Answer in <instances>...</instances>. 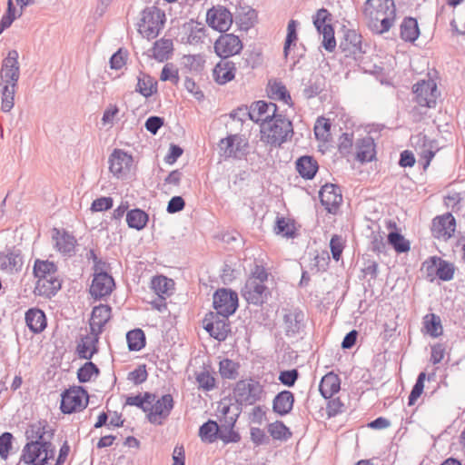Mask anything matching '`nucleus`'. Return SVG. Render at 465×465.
I'll return each mask as SVG.
<instances>
[{
    "instance_id": "nucleus-36",
    "label": "nucleus",
    "mask_w": 465,
    "mask_h": 465,
    "mask_svg": "<svg viewBox=\"0 0 465 465\" xmlns=\"http://www.w3.org/2000/svg\"><path fill=\"white\" fill-rule=\"evenodd\" d=\"M401 38L405 42L413 43L420 35V28L417 19L407 16L400 26Z\"/></svg>"
},
{
    "instance_id": "nucleus-31",
    "label": "nucleus",
    "mask_w": 465,
    "mask_h": 465,
    "mask_svg": "<svg viewBox=\"0 0 465 465\" xmlns=\"http://www.w3.org/2000/svg\"><path fill=\"white\" fill-rule=\"evenodd\" d=\"M25 322L34 333L42 332L47 324L45 312L38 308H31L25 312Z\"/></svg>"
},
{
    "instance_id": "nucleus-57",
    "label": "nucleus",
    "mask_w": 465,
    "mask_h": 465,
    "mask_svg": "<svg viewBox=\"0 0 465 465\" xmlns=\"http://www.w3.org/2000/svg\"><path fill=\"white\" fill-rule=\"evenodd\" d=\"M439 261H440V257L431 256L422 263L421 270L425 272L427 279L430 282L437 277L436 272L438 270Z\"/></svg>"
},
{
    "instance_id": "nucleus-55",
    "label": "nucleus",
    "mask_w": 465,
    "mask_h": 465,
    "mask_svg": "<svg viewBox=\"0 0 465 465\" xmlns=\"http://www.w3.org/2000/svg\"><path fill=\"white\" fill-rule=\"evenodd\" d=\"M454 265L440 258L439 261L438 270L436 272L437 277L441 281H450L454 276Z\"/></svg>"
},
{
    "instance_id": "nucleus-3",
    "label": "nucleus",
    "mask_w": 465,
    "mask_h": 465,
    "mask_svg": "<svg viewBox=\"0 0 465 465\" xmlns=\"http://www.w3.org/2000/svg\"><path fill=\"white\" fill-rule=\"evenodd\" d=\"M57 266L49 261L36 260L34 264V275L37 278L35 293L50 298L61 289V281L56 276Z\"/></svg>"
},
{
    "instance_id": "nucleus-10",
    "label": "nucleus",
    "mask_w": 465,
    "mask_h": 465,
    "mask_svg": "<svg viewBox=\"0 0 465 465\" xmlns=\"http://www.w3.org/2000/svg\"><path fill=\"white\" fill-rule=\"evenodd\" d=\"M173 406V398L171 394H164L159 399L155 398L146 411L148 420L153 424L162 425L169 417Z\"/></svg>"
},
{
    "instance_id": "nucleus-28",
    "label": "nucleus",
    "mask_w": 465,
    "mask_h": 465,
    "mask_svg": "<svg viewBox=\"0 0 465 465\" xmlns=\"http://www.w3.org/2000/svg\"><path fill=\"white\" fill-rule=\"evenodd\" d=\"M302 94L306 99H312L319 95L326 88V78L320 72L311 74L309 79L303 83Z\"/></svg>"
},
{
    "instance_id": "nucleus-12",
    "label": "nucleus",
    "mask_w": 465,
    "mask_h": 465,
    "mask_svg": "<svg viewBox=\"0 0 465 465\" xmlns=\"http://www.w3.org/2000/svg\"><path fill=\"white\" fill-rule=\"evenodd\" d=\"M414 101L420 106L435 107L437 100V85L431 80H422L412 87Z\"/></svg>"
},
{
    "instance_id": "nucleus-46",
    "label": "nucleus",
    "mask_w": 465,
    "mask_h": 465,
    "mask_svg": "<svg viewBox=\"0 0 465 465\" xmlns=\"http://www.w3.org/2000/svg\"><path fill=\"white\" fill-rule=\"evenodd\" d=\"M220 426L216 421L209 420L199 430V436L203 441L213 442L218 438Z\"/></svg>"
},
{
    "instance_id": "nucleus-37",
    "label": "nucleus",
    "mask_w": 465,
    "mask_h": 465,
    "mask_svg": "<svg viewBox=\"0 0 465 465\" xmlns=\"http://www.w3.org/2000/svg\"><path fill=\"white\" fill-rule=\"evenodd\" d=\"M173 51V40L161 38L160 40L154 42L153 47L152 48L153 54L151 56L158 62H164L171 57Z\"/></svg>"
},
{
    "instance_id": "nucleus-9",
    "label": "nucleus",
    "mask_w": 465,
    "mask_h": 465,
    "mask_svg": "<svg viewBox=\"0 0 465 465\" xmlns=\"http://www.w3.org/2000/svg\"><path fill=\"white\" fill-rule=\"evenodd\" d=\"M213 308L216 314L222 317L232 315L238 308V294L224 288L218 289L213 297Z\"/></svg>"
},
{
    "instance_id": "nucleus-8",
    "label": "nucleus",
    "mask_w": 465,
    "mask_h": 465,
    "mask_svg": "<svg viewBox=\"0 0 465 465\" xmlns=\"http://www.w3.org/2000/svg\"><path fill=\"white\" fill-rule=\"evenodd\" d=\"M88 404V394L82 387H73L62 394L60 409L63 413L81 411Z\"/></svg>"
},
{
    "instance_id": "nucleus-30",
    "label": "nucleus",
    "mask_w": 465,
    "mask_h": 465,
    "mask_svg": "<svg viewBox=\"0 0 465 465\" xmlns=\"http://www.w3.org/2000/svg\"><path fill=\"white\" fill-rule=\"evenodd\" d=\"M235 63L228 59H222L213 69V77L217 84H225L235 76Z\"/></svg>"
},
{
    "instance_id": "nucleus-5",
    "label": "nucleus",
    "mask_w": 465,
    "mask_h": 465,
    "mask_svg": "<svg viewBox=\"0 0 465 465\" xmlns=\"http://www.w3.org/2000/svg\"><path fill=\"white\" fill-rule=\"evenodd\" d=\"M165 14L159 7L146 6L141 13V19L138 23L139 33L147 39H153L158 36L165 23Z\"/></svg>"
},
{
    "instance_id": "nucleus-64",
    "label": "nucleus",
    "mask_w": 465,
    "mask_h": 465,
    "mask_svg": "<svg viewBox=\"0 0 465 465\" xmlns=\"http://www.w3.org/2000/svg\"><path fill=\"white\" fill-rule=\"evenodd\" d=\"M114 200L112 197H100L95 199L91 204V211L95 212H103L107 211L113 207Z\"/></svg>"
},
{
    "instance_id": "nucleus-53",
    "label": "nucleus",
    "mask_w": 465,
    "mask_h": 465,
    "mask_svg": "<svg viewBox=\"0 0 465 465\" xmlns=\"http://www.w3.org/2000/svg\"><path fill=\"white\" fill-rule=\"evenodd\" d=\"M268 431L275 440H287L291 435L290 430L282 421H275L269 424Z\"/></svg>"
},
{
    "instance_id": "nucleus-54",
    "label": "nucleus",
    "mask_w": 465,
    "mask_h": 465,
    "mask_svg": "<svg viewBox=\"0 0 465 465\" xmlns=\"http://www.w3.org/2000/svg\"><path fill=\"white\" fill-rule=\"evenodd\" d=\"M99 374V369L92 362H85L77 371V378L80 382L84 383L91 381L94 375Z\"/></svg>"
},
{
    "instance_id": "nucleus-29",
    "label": "nucleus",
    "mask_w": 465,
    "mask_h": 465,
    "mask_svg": "<svg viewBox=\"0 0 465 465\" xmlns=\"http://www.w3.org/2000/svg\"><path fill=\"white\" fill-rule=\"evenodd\" d=\"M111 318V308L108 305L101 304L93 309L90 320V329L93 334H100L104 326Z\"/></svg>"
},
{
    "instance_id": "nucleus-35",
    "label": "nucleus",
    "mask_w": 465,
    "mask_h": 465,
    "mask_svg": "<svg viewBox=\"0 0 465 465\" xmlns=\"http://www.w3.org/2000/svg\"><path fill=\"white\" fill-rule=\"evenodd\" d=\"M341 381L337 374L329 372L324 375L320 383V392L325 399L331 398L340 391Z\"/></svg>"
},
{
    "instance_id": "nucleus-60",
    "label": "nucleus",
    "mask_w": 465,
    "mask_h": 465,
    "mask_svg": "<svg viewBox=\"0 0 465 465\" xmlns=\"http://www.w3.org/2000/svg\"><path fill=\"white\" fill-rule=\"evenodd\" d=\"M257 18V14L254 9H250L248 12L243 15H239L236 16V22L239 24L241 29L248 30L252 26H253L254 22Z\"/></svg>"
},
{
    "instance_id": "nucleus-25",
    "label": "nucleus",
    "mask_w": 465,
    "mask_h": 465,
    "mask_svg": "<svg viewBox=\"0 0 465 465\" xmlns=\"http://www.w3.org/2000/svg\"><path fill=\"white\" fill-rule=\"evenodd\" d=\"M278 107L276 104L272 102H266L263 100L256 101L250 106L251 114H253L252 122L258 123L259 121H267L277 116Z\"/></svg>"
},
{
    "instance_id": "nucleus-11",
    "label": "nucleus",
    "mask_w": 465,
    "mask_h": 465,
    "mask_svg": "<svg viewBox=\"0 0 465 465\" xmlns=\"http://www.w3.org/2000/svg\"><path fill=\"white\" fill-rule=\"evenodd\" d=\"M203 327L210 336L220 341L226 340L231 331L228 317H222L213 312L205 315L203 320Z\"/></svg>"
},
{
    "instance_id": "nucleus-1",
    "label": "nucleus",
    "mask_w": 465,
    "mask_h": 465,
    "mask_svg": "<svg viewBox=\"0 0 465 465\" xmlns=\"http://www.w3.org/2000/svg\"><path fill=\"white\" fill-rule=\"evenodd\" d=\"M252 116L247 105H241L232 110L229 114L230 121L226 124L229 134L220 141L219 145L224 142L226 145H248L246 135L250 123L247 122L252 121Z\"/></svg>"
},
{
    "instance_id": "nucleus-59",
    "label": "nucleus",
    "mask_w": 465,
    "mask_h": 465,
    "mask_svg": "<svg viewBox=\"0 0 465 465\" xmlns=\"http://www.w3.org/2000/svg\"><path fill=\"white\" fill-rule=\"evenodd\" d=\"M178 69L173 64H166L161 72L160 80L163 82L171 81L177 84L179 82Z\"/></svg>"
},
{
    "instance_id": "nucleus-13",
    "label": "nucleus",
    "mask_w": 465,
    "mask_h": 465,
    "mask_svg": "<svg viewBox=\"0 0 465 465\" xmlns=\"http://www.w3.org/2000/svg\"><path fill=\"white\" fill-rule=\"evenodd\" d=\"M206 22L213 29L223 33L229 30L232 24V15L223 5L213 6L207 11Z\"/></svg>"
},
{
    "instance_id": "nucleus-47",
    "label": "nucleus",
    "mask_w": 465,
    "mask_h": 465,
    "mask_svg": "<svg viewBox=\"0 0 465 465\" xmlns=\"http://www.w3.org/2000/svg\"><path fill=\"white\" fill-rule=\"evenodd\" d=\"M269 94L271 98L282 101L287 104L292 101L290 93L282 82L274 81L272 84L270 83Z\"/></svg>"
},
{
    "instance_id": "nucleus-7",
    "label": "nucleus",
    "mask_w": 465,
    "mask_h": 465,
    "mask_svg": "<svg viewBox=\"0 0 465 465\" xmlns=\"http://www.w3.org/2000/svg\"><path fill=\"white\" fill-rule=\"evenodd\" d=\"M262 392V385L253 379L237 381L233 390L236 401L242 405H252L259 401Z\"/></svg>"
},
{
    "instance_id": "nucleus-56",
    "label": "nucleus",
    "mask_w": 465,
    "mask_h": 465,
    "mask_svg": "<svg viewBox=\"0 0 465 465\" xmlns=\"http://www.w3.org/2000/svg\"><path fill=\"white\" fill-rule=\"evenodd\" d=\"M195 379L200 389L211 391L215 387V379L207 370L198 372Z\"/></svg>"
},
{
    "instance_id": "nucleus-2",
    "label": "nucleus",
    "mask_w": 465,
    "mask_h": 465,
    "mask_svg": "<svg viewBox=\"0 0 465 465\" xmlns=\"http://www.w3.org/2000/svg\"><path fill=\"white\" fill-rule=\"evenodd\" d=\"M363 14L371 21L380 22V25L374 24L373 31L378 34L386 33L392 26L396 17L394 0H367Z\"/></svg>"
},
{
    "instance_id": "nucleus-4",
    "label": "nucleus",
    "mask_w": 465,
    "mask_h": 465,
    "mask_svg": "<svg viewBox=\"0 0 465 465\" xmlns=\"http://www.w3.org/2000/svg\"><path fill=\"white\" fill-rule=\"evenodd\" d=\"M261 139L270 145H282L293 134L292 122L282 114L261 123Z\"/></svg>"
},
{
    "instance_id": "nucleus-58",
    "label": "nucleus",
    "mask_w": 465,
    "mask_h": 465,
    "mask_svg": "<svg viewBox=\"0 0 465 465\" xmlns=\"http://www.w3.org/2000/svg\"><path fill=\"white\" fill-rule=\"evenodd\" d=\"M426 379V373L420 372L417 378V381L412 387V390L409 395V402L410 406L413 405L418 398L421 395L424 389V381Z\"/></svg>"
},
{
    "instance_id": "nucleus-14",
    "label": "nucleus",
    "mask_w": 465,
    "mask_h": 465,
    "mask_svg": "<svg viewBox=\"0 0 465 465\" xmlns=\"http://www.w3.org/2000/svg\"><path fill=\"white\" fill-rule=\"evenodd\" d=\"M18 52L11 50L2 62L0 71L1 84H18L20 77V65L18 62Z\"/></svg>"
},
{
    "instance_id": "nucleus-52",
    "label": "nucleus",
    "mask_w": 465,
    "mask_h": 465,
    "mask_svg": "<svg viewBox=\"0 0 465 465\" xmlns=\"http://www.w3.org/2000/svg\"><path fill=\"white\" fill-rule=\"evenodd\" d=\"M389 243L395 249L397 252H405L410 250V242L404 237L397 232H391L388 235Z\"/></svg>"
},
{
    "instance_id": "nucleus-24",
    "label": "nucleus",
    "mask_w": 465,
    "mask_h": 465,
    "mask_svg": "<svg viewBox=\"0 0 465 465\" xmlns=\"http://www.w3.org/2000/svg\"><path fill=\"white\" fill-rule=\"evenodd\" d=\"M383 125L366 124L361 125L356 129L355 145H377L380 143L381 132Z\"/></svg>"
},
{
    "instance_id": "nucleus-17",
    "label": "nucleus",
    "mask_w": 465,
    "mask_h": 465,
    "mask_svg": "<svg viewBox=\"0 0 465 465\" xmlns=\"http://www.w3.org/2000/svg\"><path fill=\"white\" fill-rule=\"evenodd\" d=\"M456 229V220L450 213L435 217L432 220L431 232L437 239H450Z\"/></svg>"
},
{
    "instance_id": "nucleus-62",
    "label": "nucleus",
    "mask_w": 465,
    "mask_h": 465,
    "mask_svg": "<svg viewBox=\"0 0 465 465\" xmlns=\"http://www.w3.org/2000/svg\"><path fill=\"white\" fill-rule=\"evenodd\" d=\"M220 156L224 160L228 158L233 159H242L246 152L244 150L245 147H220Z\"/></svg>"
},
{
    "instance_id": "nucleus-6",
    "label": "nucleus",
    "mask_w": 465,
    "mask_h": 465,
    "mask_svg": "<svg viewBox=\"0 0 465 465\" xmlns=\"http://www.w3.org/2000/svg\"><path fill=\"white\" fill-rule=\"evenodd\" d=\"M55 448L52 442L39 443L33 440L27 442L20 457V462L27 465H45L49 460L54 459Z\"/></svg>"
},
{
    "instance_id": "nucleus-20",
    "label": "nucleus",
    "mask_w": 465,
    "mask_h": 465,
    "mask_svg": "<svg viewBox=\"0 0 465 465\" xmlns=\"http://www.w3.org/2000/svg\"><path fill=\"white\" fill-rule=\"evenodd\" d=\"M322 204L329 213H335L342 202L341 189L332 183L323 185L319 193Z\"/></svg>"
},
{
    "instance_id": "nucleus-22",
    "label": "nucleus",
    "mask_w": 465,
    "mask_h": 465,
    "mask_svg": "<svg viewBox=\"0 0 465 465\" xmlns=\"http://www.w3.org/2000/svg\"><path fill=\"white\" fill-rule=\"evenodd\" d=\"M54 430L49 426L46 420H38L29 425L25 436L29 442L33 440L39 443L52 442Z\"/></svg>"
},
{
    "instance_id": "nucleus-38",
    "label": "nucleus",
    "mask_w": 465,
    "mask_h": 465,
    "mask_svg": "<svg viewBox=\"0 0 465 465\" xmlns=\"http://www.w3.org/2000/svg\"><path fill=\"white\" fill-rule=\"evenodd\" d=\"M158 84L157 81L154 80L148 74H144L143 72L140 73V75L137 77V84L135 91L141 94L145 98L152 96L153 94L157 93Z\"/></svg>"
},
{
    "instance_id": "nucleus-44",
    "label": "nucleus",
    "mask_w": 465,
    "mask_h": 465,
    "mask_svg": "<svg viewBox=\"0 0 465 465\" xmlns=\"http://www.w3.org/2000/svg\"><path fill=\"white\" fill-rule=\"evenodd\" d=\"M320 35H322V46L328 52H332L336 47L334 29L331 25H322L315 27Z\"/></svg>"
},
{
    "instance_id": "nucleus-48",
    "label": "nucleus",
    "mask_w": 465,
    "mask_h": 465,
    "mask_svg": "<svg viewBox=\"0 0 465 465\" xmlns=\"http://www.w3.org/2000/svg\"><path fill=\"white\" fill-rule=\"evenodd\" d=\"M126 340L130 351H140L145 346V336L141 329L132 330L127 332Z\"/></svg>"
},
{
    "instance_id": "nucleus-23",
    "label": "nucleus",
    "mask_w": 465,
    "mask_h": 465,
    "mask_svg": "<svg viewBox=\"0 0 465 465\" xmlns=\"http://www.w3.org/2000/svg\"><path fill=\"white\" fill-rule=\"evenodd\" d=\"M133 156L122 149L115 148L109 157V170L114 175L130 171Z\"/></svg>"
},
{
    "instance_id": "nucleus-33",
    "label": "nucleus",
    "mask_w": 465,
    "mask_h": 465,
    "mask_svg": "<svg viewBox=\"0 0 465 465\" xmlns=\"http://www.w3.org/2000/svg\"><path fill=\"white\" fill-rule=\"evenodd\" d=\"M335 128L336 126H332L330 119L320 116L317 118L313 128L315 138L319 142L328 143L331 141V135Z\"/></svg>"
},
{
    "instance_id": "nucleus-26",
    "label": "nucleus",
    "mask_w": 465,
    "mask_h": 465,
    "mask_svg": "<svg viewBox=\"0 0 465 465\" xmlns=\"http://www.w3.org/2000/svg\"><path fill=\"white\" fill-rule=\"evenodd\" d=\"M52 238L58 252L68 256H72L74 253L76 240L72 234L54 228Z\"/></svg>"
},
{
    "instance_id": "nucleus-19",
    "label": "nucleus",
    "mask_w": 465,
    "mask_h": 465,
    "mask_svg": "<svg viewBox=\"0 0 465 465\" xmlns=\"http://www.w3.org/2000/svg\"><path fill=\"white\" fill-rule=\"evenodd\" d=\"M268 289L262 283L256 282L255 280H247L243 288L242 289V295L248 303L254 305H261L268 296Z\"/></svg>"
},
{
    "instance_id": "nucleus-39",
    "label": "nucleus",
    "mask_w": 465,
    "mask_h": 465,
    "mask_svg": "<svg viewBox=\"0 0 465 465\" xmlns=\"http://www.w3.org/2000/svg\"><path fill=\"white\" fill-rule=\"evenodd\" d=\"M296 169L302 177L312 179L316 174L318 165L311 156H302L296 162Z\"/></svg>"
},
{
    "instance_id": "nucleus-43",
    "label": "nucleus",
    "mask_w": 465,
    "mask_h": 465,
    "mask_svg": "<svg viewBox=\"0 0 465 465\" xmlns=\"http://www.w3.org/2000/svg\"><path fill=\"white\" fill-rule=\"evenodd\" d=\"M155 400V394L145 392L143 395L138 394L134 396H128L125 401L126 405L136 406L142 409L144 412L148 411L149 405Z\"/></svg>"
},
{
    "instance_id": "nucleus-34",
    "label": "nucleus",
    "mask_w": 465,
    "mask_h": 465,
    "mask_svg": "<svg viewBox=\"0 0 465 465\" xmlns=\"http://www.w3.org/2000/svg\"><path fill=\"white\" fill-rule=\"evenodd\" d=\"M98 334H91L82 338L77 345L78 356L82 359L91 360L94 353L97 352L96 343L98 342Z\"/></svg>"
},
{
    "instance_id": "nucleus-49",
    "label": "nucleus",
    "mask_w": 465,
    "mask_h": 465,
    "mask_svg": "<svg viewBox=\"0 0 465 465\" xmlns=\"http://www.w3.org/2000/svg\"><path fill=\"white\" fill-rule=\"evenodd\" d=\"M173 284V282L165 276H157L152 281V288L162 300H164V295H169Z\"/></svg>"
},
{
    "instance_id": "nucleus-27",
    "label": "nucleus",
    "mask_w": 465,
    "mask_h": 465,
    "mask_svg": "<svg viewBox=\"0 0 465 465\" xmlns=\"http://www.w3.org/2000/svg\"><path fill=\"white\" fill-rule=\"evenodd\" d=\"M20 251L15 248H7L0 253V269L6 272H17L22 266Z\"/></svg>"
},
{
    "instance_id": "nucleus-40",
    "label": "nucleus",
    "mask_w": 465,
    "mask_h": 465,
    "mask_svg": "<svg viewBox=\"0 0 465 465\" xmlns=\"http://www.w3.org/2000/svg\"><path fill=\"white\" fill-rule=\"evenodd\" d=\"M149 220L148 214L141 209H133L126 213V223L130 228L143 230Z\"/></svg>"
},
{
    "instance_id": "nucleus-15",
    "label": "nucleus",
    "mask_w": 465,
    "mask_h": 465,
    "mask_svg": "<svg viewBox=\"0 0 465 465\" xmlns=\"http://www.w3.org/2000/svg\"><path fill=\"white\" fill-rule=\"evenodd\" d=\"M242 49L240 38L232 34L221 35L214 44L215 53L223 59L235 55Z\"/></svg>"
},
{
    "instance_id": "nucleus-45",
    "label": "nucleus",
    "mask_w": 465,
    "mask_h": 465,
    "mask_svg": "<svg viewBox=\"0 0 465 465\" xmlns=\"http://www.w3.org/2000/svg\"><path fill=\"white\" fill-rule=\"evenodd\" d=\"M274 232L286 238H293L295 236L294 222L289 218L277 217Z\"/></svg>"
},
{
    "instance_id": "nucleus-42",
    "label": "nucleus",
    "mask_w": 465,
    "mask_h": 465,
    "mask_svg": "<svg viewBox=\"0 0 465 465\" xmlns=\"http://www.w3.org/2000/svg\"><path fill=\"white\" fill-rule=\"evenodd\" d=\"M423 325L428 334L437 338L442 334V325L440 316L429 313L423 318Z\"/></svg>"
},
{
    "instance_id": "nucleus-18",
    "label": "nucleus",
    "mask_w": 465,
    "mask_h": 465,
    "mask_svg": "<svg viewBox=\"0 0 465 465\" xmlns=\"http://www.w3.org/2000/svg\"><path fill=\"white\" fill-rule=\"evenodd\" d=\"M283 323L287 336L298 334L305 327V315L299 308L283 309Z\"/></svg>"
},
{
    "instance_id": "nucleus-16",
    "label": "nucleus",
    "mask_w": 465,
    "mask_h": 465,
    "mask_svg": "<svg viewBox=\"0 0 465 465\" xmlns=\"http://www.w3.org/2000/svg\"><path fill=\"white\" fill-rule=\"evenodd\" d=\"M339 48L345 57H353L355 60L363 53L361 48V35L353 29H346Z\"/></svg>"
},
{
    "instance_id": "nucleus-51",
    "label": "nucleus",
    "mask_w": 465,
    "mask_h": 465,
    "mask_svg": "<svg viewBox=\"0 0 465 465\" xmlns=\"http://www.w3.org/2000/svg\"><path fill=\"white\" fill-rule=\"evenodd\" d=\"M239 364L230 359L220 361L219 371L223 378L234 380L238 376Z\"/></svg>"
},
{
    "instance_id": "nucleus-41",
    "label": "nucleus",
    "mask_w": 465,
    "mask_h": 465,
    "mask_svg": "<svg viewBox=\"0 0 465 465\" xmlns=\"http://www.w3.org/2000/svg\"><path fill=\"white\" fill-rule=\"evenodd\" d=\"M17 84H0L2 104L1 109L3 112H10L15 104V94Z\"/></svg>"
},
{
    "instance_id": "nucleus-32",
    "label": "nucleus",
    "mask_w": 465,
    "mask_h": 465,
    "mask_svg": "<svg viewBox=\"0 0 465 465\" xmlns=\"http://www.w3.org/2000/svg\"><path fill=\"white\" fill-rule=\"evenodd\" d=\"M293 393L290 391H282L274 397L272 410L275 413L284 416L291 412L293 408Z\"/></svg>"
},
{
    "instance_id": "nucleus-61",
    "label": "nucleus",
    "mask_w": 465,
    "mask_h": 465,
    "mask_svg": "<svg viewBox=\"0 0 465 465\" xmlns=\"http://www.w3.org/2000/svg\"><path fill=\"white\" fill-rule=\"evenodd\" d=\"M13 434L10 432H4L0 435V457L6 460L9 456V451L12 449Z\"/></svg>"
},
{
    "instance_id": "nucleus-50",
    "label": "nucleus",
    "mask_w": 465,
    "mask_h": 465,
    "mask_svg": "<svg viewBox=\"0 0 465 465\" xmlns=\"http://www.w3.org/2000/svg\"><path fill=\"white\" fill-rule=\"evenodd\" d=\"M298 22L296 20H290L287 26V35L283 46V54L285 57L288 56L291 47L296 45L298 40L297 35Z\"/></svg>"
},
{
    "instance_id": "nucleus-21",
    "label": "nucleus",
    "mask_w": 465,
    "mask_h": 465,
    "mask_svg": "<svg viewBox=\"0 0 465 465\" xmlns=\"http://www.w3.org/2000/svg\"><path fill=\"white\" fill-rule=\"evenodd\" d=\"M114 285V281L109 273H94L90 294L95 299H101L110 295Z\"/></svg>"
},
{
    "instance_id": "nucleus-63",
    "label": "nucleus",
    "mask_w": 465,
    "mask_h": 465,
    "mask_svg": "<svg viewBox=\"0 0 465 465\" xmlns=\"http://www.w3.org/2000/svg\"><path fill=\"white\" fill-rule=\"evenodd\" d=\"M313 25L315 27H321L322 25H331L332 15L324 7L319 9L313 15Z\"/></svg>"
}]
</instances>
